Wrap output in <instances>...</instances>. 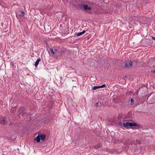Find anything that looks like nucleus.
I'll return each mask as SVG.
<instances>
[{
	"label": "nucleus",
	"instance_id": "f257e3e1",
	"mask_svg": "<svg viewBox=\"0 0 155 155\" xmlns=\"http://www.w3.org/2000/svg\"><path fill=\"white\" fill-rule=\"evenodd\" d=\"M119 125L121 126H123L126 128H128L129 127L132 128L133 127H139L140 125L135 122L131 123L129 122H122L120 121L119 123Z\"/></svg>",
	"mask_w": 155,
	"mask_h": 155
},
{
	"label": "nucleus",
	"instance_id": "f03ea898",
	"mask_svg": "<svg viewBox=\"0 0 155 155\" xmlns=\"http://www.w3.org/2000/svg\"><path fill=\"white\" fill-rule=\"evenodd\" d=\"M25 110V108L22 107H20V108H19L18 110L17 115L19 116L21 114L23 113Z\"/></svg>",
	"mask_w": 155,
	"mask_h": 155
},
{
	"label": "nucleus",
	"instance_id": "7ed1b4c3",
	"mask_svg": "<svg viewBox=\"0 0 155 155\" xmlns=\"http://www.w3.org/2000/svg\"><path fill=\"white\" fill-rule=\"evenodd\" d=\"M6 120H5L4 117L0 116V124L5 125L6 124Z\"/></svg>",
	"mask_w": 155,
	"mask_h": 155
},
{
	"label": "nucleus",
	"instance_id": "20e7f679",
	"mask_svg": "<svg viewBox=\"0 0 155 155\" xmlns=\"http://www.w3.org/2000/svg\"><path fill=\"white\" fill-rule=\"evenodd\" d=\"M129 64L128 63H126L125 65V67L126 68H129V67H132L133 65V62L132 61H130Z\"/></svg>",
	"mask_w": 155,
	"mask_h": 155
},
{
	"label": "nucleus",
	"instance_id": "39448f33",
	"mask_svg": "<svg viewBox=\"0 0 155 155\" xmlns=\"http://www.w3.org/2000/svg\"><path fill=\"white\" fill-rule=\"evenodd\" d=\"M85 31L83 30L82 32H80L79 33H75L74 34V36L75 37L80 36L81 35L84 34L85 33Z\"/></svg>",
	"mask_w": 155,
	"mask_h": 155
},
{
	"label": "nucleus",
	"instance_id": "423d86ee",
	"mask_svg": "<svg viewBox=\"0 0 155 155\" xmlns=\"http://www.w3.org/2000/svg\"><path fill=\"white\" fill-rule=\"evenodd\" d=\"M91 9V8L90 7L88 6L87 5L84 4V10H90Z\"/></svg>",
	"mask_w": 155,
	"mask_h": 155
},
{
	"label": "nucleus",
	"instance_id": "0eeeda50",
	"mask_svg": "<svg viewBox=\"0 0 155 155\" xmlns=\"http://www.w3.org/2000/svg\"><path fill=\"white\" fill-rule=\"evenodd\" d=\"M40 137L41 140H44L46 138V135L44 134H40Z\"/></svg>",
	"mask_w": 155,
	"mask_h": 155
},
{
	"label": "nucleus",
	"instance_id": "6e6552de",
	"mask_svg": "<svg viewBox=\"0 0 155 155\" xmlns=\"http://www.w3.org/2000/svg\"><path fill=\"white\" fill-rule=\"evenodd\" d=\"M41 139L40 137V134L34 138V141H36L37 142H39L40 141Z\"/></svg>",
	"mask_w": 155,
	"mask_h": 155
},
{
	"label": "nucleus",
	"instance_id": "1a4fd4ad",
	"mask_svg": "<svg viewBox=\"0 0 155 155\" xmlns=\"http://www.w3.org/2000/svg\"><path fill=\"white\" fill-rule=\"evenodd\" d=\"M78 9H81L82 10H84V4H78Z\"/></svg>",
	"mask_w": 155,
	"mask_h": 155
},
{
	"label": "nucleus",
	"instance_id": "9d476101",
	"mask_svg": "<svg viewBox=\"0 0 155 155\" xmlns=\"http://www.w3.org/2000/svg\"><path fill=\"white\" fill-rule=\"evenodd\" d=\"M41 59L40 58H38L37 60L36 61L35 65V67H37L38 65L39 62L41 61Z\"/></svg>",
	"mask_w": 155,
	"mask_h": 155
},
{
	"label": "nucleus",
	"instance_id": "9b49d317",
	"mask_svg": "<svg viewBox=\"0 0 155 155\" xmlns=\"http://www.w3.org/2000/svg\"><path fill=\"white\" fill-rule=\"evenodd\" d=\"M31 120V117L29 115H27L26 117V120L28 121H30Z\"/></svg>",
	"mask_w": 155,
	"mask_h": 155
},
{
	"label": "nucleus",
	"instance_id": "f8f14e48",
	"mask_svg": "<svg viewBox=\"0 0 155 155\" xmlns=\"http://www.w3.org/2000/svg\"><path fill=\"white\" fill-rule=\"evenodd\" d=\"M17 107H14L12 108L11 112L12 113H14L15 111L17 109Z\"/></svg>",
	"mask_w": 155,
	"mask_h": 155
},
{
	"label": "nucleus",
	"instance_id": "ddd939ff",
	"mask_svg": "<svg viewBox=\"0 0 155 155\" xmlns=\"http://www.w3.org/2000/svg\"><path fill=\"white\" fill-rule=\"evenodd\" d=\"M20 12H21V13L19 14V16L21 17L23 16L25 14V12L23 11Z\"/></svg>",
	"mask_w": 155,
	"mask_h": 155
},
{
	"label": "nucleus",
	"instance_id": "4468645a",
	"mask_svg": "<svg viewBox=\"0 0 155 155\" xmlns=\"http://www.w3.org/2000/svg\"><path fill=\"white\" fill-rule=\"evenodd\" d=\"M100 88L99 86H94L92 88L93 90H95L96 89Z\"/></svg>",
	"mask_w": 155,
	"mask_h": 155
},
{
	"label": "nucleus",
	"instance_id": "2eb2a0df",
	"mask_svg": "<svg viewBox=\"0 0 155 155\" xmlns=\"http://www.w3.org/2000/svg\"><path fill=\"white\" fill-rule=\"evenodd\" d=\"M49 50L51 51V53H52L53 54H54L55 52L54 51H53V49L52 48H50L49 49Z\"/></svg>",
	"mask_w": 155,
	"mask_h": 155
},
{
	"label": "nucleus",
	"instance_id": "dca6fc26",
	"mask_svg": "<svg viewBox=\"0 0 155 155\" xmlns=\"http://www.w3.org/2000/svg\"><path fill=\"white\" fill-rule=\"evenodd\" d=\"M100 147H101L99 146V145H95V146H94V148L96 149H98L100 148Z\"/></svg>",
	"mask_w": 155,
	"mask_h": 155
},
{
	"label": "nucleus",
	"instance_id": "f3484780",
	"mask_svg": "<svg viewBox=\"0 0 155 155\" xmlns=\"http://www.w3.org/2000/svg\"><path fill=\"white\" fill-rule=\"evenodd\" d=\"M120 142L122 143H123L126 141H125V139L123 138H122L121 139H120Z\"/></svg>",
	"mask_w": 155,
	"mask_h": 155
},
{
	"label": "nucleus",
	"instance_id": "a211bd4d",
	"mask_svg": "<svg viewBox=\"0 0 155 155\" xmlns=\"http://www.w3.org/2000/svg\"><path fill=\"white\" fill-rule=\"evenodd\" d=\"M99 86L100 88L104 87H105L106 86V85H105V84H102L101 85Z\"/></svg>",
	"mask_w": 155,
	"mask_h": 155
},
{
	"label": "nucleus",
	"instance_id": "6ab92c4d",
	"mask_svg": "<svg viewBox=\"0 0 155 155\" xmlns=\"http://www.w3.org/2000/svg\"><path fill=\"white\" fill-rule=\"evenodd\" d=\"M141 143V142L138 140H136V142L135 143V144H140Z\"/></svg>",
	"mask_w": 155,
	"mask_h": 155
},
{
	"label": "nucleus",
	"instance_id": "aec40b11",
	"mask_svg": "<svg viewBox=\"0 0 155 155\" xmlns=\"http://www.w3.org/2000/svg\"><path fill=\"white\" fill-rule=\"evenodd\" d=\"M130 102H131V104H133L134 103V100L133 99L131 98L130 99Z\"/></svg>",
	"mask_w": 155,
	"mask_h": 155
},
{
	"label": "nucleus",
	"instance_id": "412c9836",
	"mask_svg": "<svg viewBox=\"0 0 155 155\" xmlns=\"http://www.w3.org/2000/svg\"><path fill=\"white\" fill-rule=\"evenodd\" d=\"M99 102H97V103L95 104V105L96 106H99Z\"/></svg>",
	"mask_w": 155,
	"mask_h": 155
},
{
	"label": "nucleus",
	"instance_id": "4be33fe9",
	"mask_svg": "<svg viewBox=\"0 0 155 155\" xmlns=\"http://www.w3.org/2000/svg\"><path fill=\"white\" fill-rule=\"evenodd\" d=\"M151 37H152V39L153 40H154L155 41V37H153V36H151Z\"/></svg>",
	"mask_w": 155,
	"mask_h": 155
},
{
	"label": "nucleus",
	"instance_id": "5701e85b",
	"mask_svg": "<svg viewBox=\"0 0 155 155\" xmlns=\"http://www.w3.org/2000/svg\"><path fill=\"white\" fill-rule=\"evenodd\" d=\"M151 72L155 73V70H152L151 71Z\"/></svg>",
	"mask_w": 155,
	"mask_h": 155
},
{
	"label": "nucleus",
	"instance_id": "b1692460",
	"mask_svg": "<svg viewBox=\"0 0 155 155\" xmlns=\"http://www.w3.org/2000/svg\"><path fill=\"white\" fill-rule=\"evenodd\" d=\"M12 64V65L13 66H14V63L13 62H12L11 63Z\"/></svg>",
	"mask_w": 155,
	"mask_h": 155
},
{
	"label": "nucleus",
	"instance_id": "393cba45",
	"mask_svg": "<svg viewBox=\"0 0 155 155\" xmlns=\"http://www.w3.org/2000/svg\"><path fill=\"white\" fill-rule=\"evenodd\" d=\"M116 100V98H114L113 100V101H115V100Z\"/></svg>",
	"mask_w": 155,
	"mask_h": 155
},
{
	"label": "nucleus",
	"instance_id": "a878e982",
	"mask_svg": "<svg viewBox=\"0 0 155 155\" xmlns=\"http://www.w3.org/2000/svg\"><path fill=\"white\" fill-rule=\"evenodd\" d=\"M31 114L30 113H29L28 115H29L30 116V115H31Z\"/></svg>",
	"mask_w": 155,
	"mask_h": 155
},
{
	"label": "nucleus",
	"instance_id": "bb28decb",
	"mask_svg": "<svg viewBox=\"0 0 155 155\" xmlns=\"http://www.w3.org/2000/svg\"><path fill=\"white\" fill-rule=\"evenodd\" d=\"M134 62H136V63H137V61H134ZM138 62H139L138 61Z\"/></svg>",
	"mask_w": 155,
	"mask_h": 155
},
{
	"label": "nucleus",
	"instance_id": "cd10ccee",
	"mask_svg": "<svg viewBox=\"0 0 155 155\" xmlns=\"http://www.w3.org/2000/svg\"><path fill=\"white\" fill-rule=\"evenodd\" d=\"M54 51H57V50H56L54 49Z\"/></svg>",
	"mask_w": 155,
	"mask_h": 155
},
{
	"label": "nucleus",
	"instance_id": "c85d7f7f",
	"mask_svg": "<svg viewBox=\"0 0 155 155\" xmlns=\"http://www.w3.org/2000/svg\"><path fill=\"white\" fill-rule=\"evenodd\" d=\"M24 114H22V115H23H23H24Z\"/></svg>",
	"mask_w": 155,
	"mask_h": 155
},
{
	"label": "nucleus",
	"instance_id": "c756f323",
	"mask_svg": "<svg viewBox=\"0 0 155 155\" xmlns=\"http://www.w3.org/2000/svg\"><path fill=\"white\" fill-rule=\"evenodd\" d=\"M98 155H99V154H98Z\"/></svg>",
	"mask_w": 155,
	"mask_h": 155
}]
</instances>
